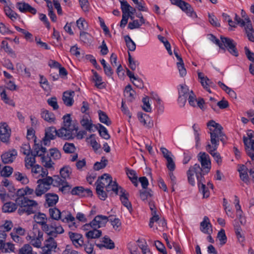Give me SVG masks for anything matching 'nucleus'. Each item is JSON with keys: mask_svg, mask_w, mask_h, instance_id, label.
Returning <instances> with one entry per match:
<instances>
[{"mask_svg": "<svg viewBox=\"0 0 254 254\" xmlns=\"http://www.w3.org/2000/svg\"><path fill=\"white\" fill-rule=\"evenodd\" d=\"M18 254H37L33 251L32 247L29 244H25L18 251Z\"/></svg>", "mask_w": 254, "mask_h": 254, "instance_id": "nucleus-43", "label": "nucleus"}, {"mask_svg": "<svg viewBox=\"0 0 254 254\" xmlns=\"http://www.w3.org/2000/svg\"><path fill=\"white\" fill-rule=\"evenodd\" d=\"M160 41L163 43L166 49L167 50L168 54L170 55H172V51L171 50V45L169 41L163 36H160Z\"/></svg>", "mask_w": 254, "mask_h": 254, "instance_id": "nucleus-57", "label": "nucleus"}, {"mask_svg": "<svg viewBox=\"0 0 254 254\" xmlns=\"http://www.w3.org/2000/svg\"><path fill=\"white\" fill-rule=\"evenodd\" d=\"M41 157L42 163H44V166L47 168H50L53 167V163L52 162L50 158L46 157L43 154Z\"/></svg>", "mask_w": 254, "mask_h": 254, "instance_id": "nucleus-64", "label": "nucleus"}, {"mask_svg": "<svg viewBox=\"0 0 254 254\" xmlns=\"http://www.w3.org/2000/svg\"><path fill=\"white\" fill-rule=\"evenodd\" d=\"M217 238L220 241V245L223 246L226 243L227 237L224 229H221L220 231L218 232Z\"/></svg>", "mask_w": 254, "mask_h": 254, "instance_id": "nucleus-50", "label": "nucleus"}, {"mask_svg": "<svg viewBox=\"0 0 254 254\" xmlns=\"http://www.w3.org/2000/svg\"><path fill=\"white\" fill-rule=\"evenodd\" d=\"M206 150L213 156L214 160L216 161L218 165H220L222 163V158L218 152H215L216 150L210 149L208 148H206Z\"/></svg>", "mask_w": 254, "mask_h": 254, "instance_id": "nucleus-49", "label": "nucleus"}, {"mask_svg": "<svg viewBox=\"0 0 254 254\" xmlns=\"http://www.w3.org/2000/svg\"><path fill=\"white\" fill-rule=\"evenodd\" d=\"M120 188L122 187L119 186L116 182L112 181V183L109 184L105 188L107 192L113 191L116 194H119V193L120 192Z\"/></svg>", "mask_w": 254, "mask_h": 254, "instance_id": "nucleus-37", "label": "nucleus"}, {"mask_svg": "<svg viewBox=\"0 0 254 254\" xmlns=\"http://www.w3.org/2000/svg\"><path fill=\"white\" fill-rule=\"evenodd\" d=\"M50 154L51 157H52L54 160L59 159L61 157L60 151L56 148L50 149Z\"/></svg>", "mask_w": 254, "mask_h": 254, "instance_id": "nucleus-61", "label": "nucleus"}, {"mask_svg": "<svg viewBox=\"0 0 254 254\" xmlns=\"http://www.w3.org/2000/svg\"><path fill=\"white\" fill-rule=\"evenodd\" d=\"M83 247H84V251L88 254H95V252L93 251L94 245L89 241L85 244L84 243Z\"/></svg>", "mask_w": 254, "mask_h": 254, "instance_id": "nucleus-58", "label": "nucleus"}, {"mask_svg": "<svg viewBox=\"0 0 254 254\" xmlns=\"http://www.w3.org/2000/svg\"><path fill=\"white\" fill-rule=\"evenodd\" d=\"M220 38L222 43V48H220V49L224 52L226 51L227 49L231 55L235 57H238L239 53L236 48V43L233 39L222 35Z\"/></svg>", "mask_w": 254, "mask_h": 254, "instance_id": "nucleus-7", "label": "nucleus"}, {"mask_svg": "<svg viewBox=\"0 0 254 254\" xmlns=\"http://www.w3.org/2000/svg\"><path fill=\"white\" fill-rule=\"evenodd\" d=\"M112 178L108 174H104L99 177L95 183L96 187L101 186L102 188H105L110 183H112Z\"/></svg>", "mask_w": 254, "mask_h": 254, "instance_id": "nucleus-23", "label": "nucleus"}, {"mask_svg": "<svg viewBox=\"0 0 254 254\" xmlns=\"http://www.w3.org/2000/svg\"><path fill=\"white\" fill-rule=\"evenodd\" d=\"M41 115L42 118L48 123H54L56 120L55 115L46 109L41 110Z\"/></svg>", "mask_w": 254, "mask_h": 254, "instance_id": "nucleus-31", "label": "nucleus"}, {"mask_svg": "<svg viewBox=\"0 0 254 254\" xmlns=\"http://www.w3.org/2000/svg\"><path fill=\"white\" fill-rule=\"evenodd\" d=\"M198 160L201 163L204 172L208 173L211 168V162L209 155L205 152H200L198 154Z\"/></svg>", "mask_w": 254, "mask_h": 254, "instance_id": "nucleus-14", "label": "nucleus"}, {"mask_svg": "<svg viewBox=\"0 0 254 254\" xmlns=\"http://www.w3.org/2000/svg\"><path fill=\"white\" fill-rule=\"evenodd\" d=\"M112 215L108 217L109 221L111 222L114 229L117 230L119 227L121 226V222L120 220L118 218H115L114 220H112Z\"/></svg>", "mask_w": 254, "mask_h": 254, "instance_id": "nucleus-62", "label": "nucleus"}, {"mask_svg": "<svg viewBox=\"0 0 254 254\" xmlns=\"http://www.w3.org/2000/svg\"><path fill=\"white\" fill-rule=\"evenodd\" d=\"M96 127L98 129L99 134L102 137L105 139H108L110 138V136L108 133V130L105 127L100 124H98Z\"/></svg>", "mask_w": 254, "mask_h": 254, "instance_id": "nucleus-39", "label": "nucleus"}, {"mask_svg": "<svg viewBox=\"0 0 254 254\" xmlns=\"http://www.w3.org/2000/svg\"><path fill=\"white\" fill-rule=\"evenodd\" d=\"M180 88L178 89L179 96L188 97L190 94L187 86L180 85Z\"/></svg>", "mask_w": 254, "mask_h": 254, "instance_id": "nucleus-51", "label": "nucleus"}, {"mask_svg": "<svg viewBox=\"0 0 254 254\" xmlns=\"http://www.w3.org/2000/svg\"><path fill=\"white\" fill-rule=\"evenodd\" d=\"M210 130V141L211 145L208 143L206 148H208L210 149L217 150L219 145V142L220 140L223 143L226 141L227 137L225 134L223 132V129L219 130Z\"/></svg>", "mask_w": 254, "mask_h": 254, "instance_id": "nucleus-3", "label": "nucleus"}, {"mask_svg": "<svg viewBox=\"0 0 254 254\" xmlns=\"http://www.w3.org/2000/svg\"><path fill=\"white\" fill-rule=\"evenodd\" d=\"M80 124L85 129L89 131H91L93 124L91 120H89L87 117H83L80 121Z\"/></svg>", "mask_w": 254, "mask_h": 254, "instance_id": "nucleus-40", "label": "nucleus"}, {"mask_svg": "<svg viewBox=\"0 0 254 254\" xmlns=\"http://www.w3.org/2000/svg\"><path fill=\"white\" fill-rule=\"evenodd\" d=\"M96 190L98 197L101 200H104L107 197V195L105 191L104 190V188L101 186L96 187Z\"/></svg>", "mask_w": 254, "mask_h": 254, "instance_id": "nucleus-53", "label": "nucleus"}, {"mask_svg": "<svg viewBox=\"0 0 254 254\" xmlns=\"http://www.w3.org/2000/svg\"><path fill=\"white\" fill-rule=\"evenodd\" d=\"M125 40L126 43V45L128 50L130 51H134L136 49V45L135 43L131 40V38L128 35L125 37Z\"/></svg>", "mask_w": 254, "mask_h": 254, "instance_id": "nucleus-47", "label": "nucleus"}, {"mask_svg": "<svg viewBox=\"0 0 254 254\" xmlns=\"http://www.w3.org/2000/svg\"><path fill=\"white\" fill-rule=\"evenodd\" d=\"M108 160L105 157H102L101 162H97L94 165V169L98 171L100 169L104 168L107 164Z\"/></svg>", "mask_w": 254, "mask_h": 254, "instance_id": "nucleus-48", "label": "nucleus"}, {"mask_svg": "<svg viewBox=\"0 0 254 254\" xmlns=\"http://www.w3.org/2000/svg\"><path fill=\"white\" fill-rule=\"evenodd\" d=\"M164 158L166 160V166L170 172H173L175 169V163L172 158L173 154L165 147L160 148Z\"/></svg>", "mask_w": 254, "mask_h": 254, "instance_id": "nucleus-13", "label": "nucleus"}, {"mask_svg": "<svg viewBox=\"0 0 254 254\" xmlns=\"http://www.w3.org/2000/svg\"><path fill=\"white\" fill-rule=\"evenodd\" d=\"M18 206H19L16 202L7 201L3 204L2 210L4 213H12L17 209Z\"/></svg>", "mask_w": 254, "mask_h": 254, "instance_id": "nucleus-28", "label": "nucleus"}, {"mask_svg": "<svg viewBox=\"0 0 254 254\" xmlns=\"http://www.w3.org/2000/svg\"><path fill=\"white\" fill-rule=\"evenodd\" d=\"M34 151L30 155H27L25 158V167L29 169L34 166L35 163V157L37 156H42L46 152V148L41 145L35 143Z\"/></svg>", "mask_w": 254, "mask_h": 254, "instance_id": "nucleus-4", "label": "nucleus"}, {"mask_svg": "<svg viewBox=\"0 0 254 254\" xmlns=\"http://www.w3.org/2000/svg\"><path fill=\"white\" fill-rule=\"evenodd\" d=\"M47 178L51 179L50 183L51 185H53L54 187H60L62 185H64L65 183V180L63 178H61L58 175H55L53 177H47Z\"/></svg>", "mask_w": 254, "mask_h": 254, "instance_id": "nucleus-32", "label": "nucleus"}, {"mask_svg": "<svg viewBox=\"0 0 254 254\" xmlns=\"http://www.w3.org/2000/svg\"><path fill=\"white\" fill-rule=\"evenodd\" d=\"M212 225L207 216H204L203 221L200 223V231L203 233L211 235L212 233Z\"/></svg>", "mask_w": 254, "mask_h": 254, "instance_id": "nucleus-24", "label": "nucleus"}, {"mask_svg": "<svg viewBox=\"0 0 254 254\" xmlns=\"http://www.w3.org/2000/svg\"><path fill=\"white\" fill-rule=\"evenodd\" d=\"M63 119V126L59 130H57L54 127H49L45 129V135L43 139L44 145H47L56 136L65 140L73 138V131H77V127L71 123L70 114L64 116Z\"/></svg>", "mask_w": 254, "mask_h": 254, "instance_id": "nucleus-1", "label": "nucleus"}, {"mask_svg": "<svg viewBox=\"0 0 254 254\" xmlns=\"http://www.w3.org/2000/svg\"><path fill=\"white\" fill-rule=\"evenodd\" d=\"M238 171L239 172L241 180L248 184L250 183V179L248 174V168L245 165H241Z\"/></svg>", "mask_w": 254, "mask_h": 254, "instance_id": "nucleus-27", "label": "nucleus"}, {"mask_svg": "<svg viewBox=\"0 0 254 254\" xmlns=\"http://www.w3.org/2000/svg\"><path fill=\"white\" fill-rule=\"evenodd\" d=\"M20 151L21 153L26 156L30 155V154L33 152V151H32L31 149V147L29 143L27 144H23L22 146L21 147Z\"/></svg>", "mask_w": 254, "mask_h": 254, "instance_id": "nucleus-56", "label": "nucleus"}, {"mask_svg": "<svg viewBox=\"0 0 254 254\" xmlns=\"http://www.w3.org/2000/svg\"><path fill=\"white\" fill-rule=\"evenodd\" d=\"M200 171H199V173L196 174L198 186L199 190L201 191L203 194V197H208L209 196V192L205 185L203 184L204 182V175L206 173L204 172V170H202V168L200 167Z\"/></svg>", "mask_w": 254, "mask_h": 254, "instance_id": "nucleus-12", "label": "nucleus"}, {"mask_svg": "<svg viewBox=\"0 0 254 254\" xmlns=\"http://www.w3.org/2000/svg\"><path fill=\"white\" fill-rule=\"evenodd\" d=\"M15 247L14 244L8 242L5 243L4 246L3 247L2 253H10L14 252Z\"/></svg>", "mask_w": 254, "mask_h": 254, "instance_id": "nucleus-55", "label": "nucleus"}, {"mask_svg": "<svg viewBox=\"0 0 254 254\" xmlns=\"http://www.w3.org/2000/svg\"><path fill=\"white\" fill-rule=\"evenodd\" d=\"M13 171V168L9 166L4 167L1 171L0 174L2 176L8 177L10 176Z\"/></svg>", "mask_w": 254, "mask_h": 254, "instance_id": "nucleus-60", "label": "nucleus"}, {"mask_svg": "<svg viewBox=\"0 0 254 254\" xmlns=\"http://www.w3.org/2000/svg\"><path fill=\"white\" fill-rule=\"evenodd\" d=\"M248 138L243 136V141L247 154L254 161V132L251 130L247 133Z\"/></svg>", "mask_w": 254, "mask_h": 254, "instance_id": "nucleus-6", "label": "nucleus"}, {"mask_svg": "<svg viewBox=\"0 0 254 254\" xmlns=\"http://www.w3.org/2000/svg\"><path fill=\"white\" fill-rule=\"evenodd\" d=\"M57 247V243L55 238L49 237L45 241V245L42 248L43 254H51L52 252H55Z\"/></svg>", "mask_w": 254, "mask_h": 254, "instance_id": "nucleus-15", "label": "nucleus"}, {"mask_svg": "<svg viewBox=\"0 0 254 254\" xmlns=\"http://www.w3.org/2000/svg\"><path fill=\"white\" fill-rule=\"evenodd\" d=\"M119 195L120 196V200L122 204L131 212L132 211V205L128 199V193L127 192L126 190L123 188H120V192L119 193Z\"/></svg>", "mask_w": 254, "mask_h": 254, "instance_id": "nucleus-22", "label": "nucleus"}, {"mask_svg": "<svg viewBox=\"0 0 254 254\" xmlns=\"http://www.w3.org/2000/svg\"><path fill=\"white\" fill-rule=\"evenodd\" d=\"M108 221V217L102 215H98L89 224H85L84 227L86 228L90 226L91 228H96L98 229L105 226Z\"/></svg>", "mask_w": 254, "mask_h": 254, "instance_id": "nucleus-11", "label": "nucleus"}, {"mask_svg": "<svg viewBox=\"0 0 254 254\" xmlns=\"http://www.w3.org/2000/svg\"><path fill=\"white\" fill-rule=\"evenodd\" d=\"M137 117L140 123H141L144 127H149L150 124V119L149 116L143 113H138Z\"/></svg>", "mask_w": 254, "mask_h": 254, "instance_id": "nucleus-34", "label": "nucleus"}, {"mask_svg": "<svg viewBox=\"0 0 254 254\" xmlns=\"http://www.w3.org/2000/svg\"><path fill=\"white\" fill-rule=\"evenodd\" d=\"M63 149L66 153H72L74 152L76 148L73 143L66 142L64 145Z\"/></svg>", "mask_w": 254, "mask_h": 254, "instance_id": "nucleus-52", "label": "nucleus"}, {"mask_svg": "<svg viewBox=\"0 0 254 254\" xmlns=\"http://www.w3.org/2000/svg\"><path fill=\"white\" fill-rule=\"evenodd\" d=\"M149 205L150 209L151 210L152 215H153L150 219L149 226L150 228H153L154 231L157 230V226H154V222H157L159 220V216L156 214L157 208L153 202H149Z\"/></svg>", "mask_w": 254, "mask_h": 254, "instance_id": "nucleus-20", "label": "nucleus"}, {"mask_svg": "<svg viewBox=\"0 0 254 254\" xmlns=\"http://www.w3.org/2000/svg\"><path fill=\"white\" fill-rule=\"evenodd\" d=\"M31 244L36 248H40L43 241V232L38 228L34 227L32 232L27 237Z\"/></svg>", "mask_w": 254, "mask_h": 254, "instance_id": "nucleus-8", "label": "nucleus"}, {"mask_svg": "<svg viewBox=\"0 0 254 254\" xmlns=\"http://www.w3.org/2000/svg\"><path fill=\"white\" fill-rule=\"evenodd\" d=\"M16 7L21 12H30L32 14H35L36 9L32 7L30 4L25 2H18L16 3Z\"/></svg>", "mask_w": 254, "mask_h": 254, "instance_id": "nucleus-21", "label": "nucleus"}, {"mask_svg": "<svg viewBox=\"0 0 254 254\" xmlns=\"http://www.w3.org/2000/svg\"><path fill=\"white\" fill-rule=\"evenodd\" d=\"M204 85H202L205 90L209 93H211V91L210 87L215 88V85L208 77L204 81Z\"/></svg>", "mask_w": 254, "mask_h": 254, "instance_id": "nucleus-59", "label": "nucleus"}, {"mask_svg": "<svg viewBox=\"0 0 254 254\" xmlns=\"http://www.w3.org/2000/svg\"><path fill=\"white\" fill-rule=\"evenodd\" d=\"M16 180L20 182L23 184H27L29 183V179L25 174L17 172L14 174Z\"/></svg>", "mask_w": 254, "mask_h": 254, "instance_id": "nucleus-46", "label": "nucleus"}, {"mask_svg": "<svg viewBox=\"0 0 254 254\" xmlns=\"http://www.w3.org/2000/svg\"><path fill=\"white\" fill-rule=\"evenodd\" d=\"M125 95L128 98L130 101L135 98V92L132 89L131 86L127 85L124 91Z\"/></svg>", "mask_w": 254, "mask_h": 254, "instance_id": "nucleus-41", "label": "nucleus"}, {"mask_svg": "<svg viewBox=\"0 0 254 254\" xmlns=\"http://www.w3.org/2000/svg\"><path fill=\"white\" fill-rule=\"evenodd\" d=\"M91 71L93 73V80L95 82V86L99 89L104 88L105 86L104 82H102V77L94 70L92 69Z\"/></svg>", "mask_w": 254, "mask_h": 254, "instance_id": "nucleus-33", "label": "nucleus"}, {"mask_svg": "<svg viewBox=\"0 0 254 254\" xmlns=\"http://www.w3.org/2000/svg\"><path fill=\"white\" fill-rule=\"evenodd\" d=\"M172 4L179 7L183 11L185 12L188 15L193 16V14L196 17V14L194 12L193 8L189 3L183 0H171Z\"/></svg>", "mask_w": 254, "mask_h": 254, "instance_id": "nucleus-10", "label": "nucleus"}, {"mask_svg": "<svg viewBox=\"0 0 254 254\" xmlns=\"http://www.w3.org/2000/svg\"><path fill=\"white\" fill-rule=\"evenodd\" d=\"M35 221L38 224L42 226V229H43V227L47 225V218L46 215L42 213H39L38 214L35 215L34 216Z\"/></svg>", "mask_w": 254, "mask_h": 254, "instance_id": "nucleus-35", "label": "nucleus"}, {"mask_svg": "<svg viewBox=\"0 0 254 254\" xmlns=\"http://www.w3.org/2000/svg\"><path fill=\"white\" fill-rule=\"evenodd\" d=\"M42 231L49 237L56 238L58 235L64 232L62 226L55 221H52L50 223L45 225L43 227Z\"/></svg>", "mask_w": 254, "mask_h": 254, "instance_id": "nucleus-5", "label": "nucleus"}, {"mask_svg": "<svg viewBox=\"0 0 254 254\" xmlns=\"http://www.w3.org/2000/svg\"><path fill=\"white\" fill-rule=\"evenodd\" d=\"M50 217L54 220H59L61 218V211L56 207L49 209Z\"/></svg>", "mask_w": 254, "mask_h": 254, "instance_id": "nucleus-42", "label": "nucleus"}, {"mask_svg": "<svg viewBox=\"0 0 254 254\" xmlns=\"http://www.w3.org/2000/svg\"><path fill=\"white\" fill-rule=\"evenodd\" d=\"M200 166L198 164H195L192 166H190L187 172V177H188V181L189 183L192 186H194L195 185V180L193 177L194 174H195L196 176V174L199 173V171H200Z\"/></svg>", "mask_w": 254, "mask_h": 254, "instance_id": "nucleus-16", "label": "nucleus"}, {"mask_svg": "<svg viewBox=\"0 0 254 254\" xmlns=\"http://www.w3.org/2000/svg\"><path fill=\"white\" fill-rule=\"evenodd\" d=\"M120 2L123 14L131 15V14H133L135 9L132 8L126 0H121Z\"/></svg>", "mask_w": 254, "mask_h": 254, "instance_id": "nucleus-30", "label": "nucleus"}, {"mask_svg": "<svg viewBox=\"0 0 254 254\" xmlns=\"http://www.w3.org/2000/svg\"><path fill=\"white\" fill-rule=\"evenodd\" d=\"M51 179L47 177L38 179L37 181L38 184L35 190V193L37 196H41L45 194L51 188L50 181Z\"/></svg>", "mask_w": 254, "mask_h": 254, "instance_id": "nucleus-9", "label": "nucleus"}, {"mask_svg": "<svg viewBox=\"0 0 254 254\" xmlns=\"http://www.w3.org/2000/svg\"><path fill=\"white\" fill-rule=\"evenodd\" d=\"M174 53L178 60V62L177 63V66L179 69L180 75L182 77H184L187 74V70L184 66V63L183 60L180 55H179L178 52L174 50Z\"/></svg>", "mask_w": 254, "mask_h": 254, "instance_id": "nucleus-25", "label": "nucleus"}, {"mask_svg": "<svg viewBox=\"0 0 254 254\" xmlns=\"http://www.w3.org/2000/svg\"><path fill=\"white\" fill-rule=\"evenodd\" d=\"M92 230H90L86 232L85 236L88 239H97L99 238L102 235V231L97 230L96 228H92Z\"/></svg>", "mask_w": 254, "mask_h": 254, "instance_id": "nucleus-36", "label": "nucleus"}, {"mask_svg": "<svg viewBox=\"0 0 254 254\" xmlns=\"http://www.w3.org/2000/svg\"><path fill=\"white\" fill-rule=\"evenodd\" d=\"M74 95V92L65 91L64 92L63 96V100L64 104L67 106H71L73 103V96Z\"/></svg>", "mask_w": 254, "mask_h": 254, "instance_id": "nucleus-29", "label": "nucleus"}, {"mask_svg": "<svg viewBox=\"0 0 254 254\" xmlns=\"http://www.w3.org/2000/svg\"><path fill=\"white\" fill-rule=\"evenodd\" d=\"M71 173V169L69 166H65L61 169L60 175L62 178L65 179L69 178Z\"/></svg>", "mask_w": 254, "mask_h": 254, "instance_id": "nucleus-45", "label": "nucleus"}, {"mask_svg": "<svg viewBox=\"0 0 254 254\" xmlns=\"http://www.w3.org/2000/svg\"><path fill=\"white\" fill-rule=\"evenodd\" d=\"M76 24L78 29L81 31H83V30L86 29L87 27V23L84 19L82 18H80L76 21Z\"/></svg>", "mask_w": 254, "mask_h": 254, "instance_id": "nucleus-63", "label": "nucleus"}, {"mask_svg": "<svg viewBox=\"0 0 254 254\" xmlns=\"http://www.w3.org/2000/svg\"><path fill=\"white\" fill-rule=\"evenodd\" d=\"M103 242L104 243L105 248L107 249H113L115 248V244L113 241L107 236L104 237Z\"/></svg>", "mask_w": 254, "mask_h": 254, "instance_id": "nucleus-54", "label": "nucleus"}, {"mask_svg": "<svg viewBox=\"0 0 254 254\" xmlns=\"http://www.w3.org/2000/svg\"><path fill=\"white\" fill-rule=\"evenodd\" d=\"M4 11L6 16L12 21L16 20L19 17V15L7 5L4 6Z\"/></svg>", "mask_w": 254, "mask_h": 254, "instance_id": "nucleus-38", "label": "nucleus"}, {"mask_svg": "<svg viewBox=\"0 0 254 254\" xmlns=\"http://www.w3.org/2000/svg\"><path fill=\"white\" fill-rule=\"evenodd\" d=\"M17 156V152L15 149H13L2 154L1 158L4 164H10L14 161Z\"/></svg>", "mask_w": 254, "mask_h": 254, "instance_id": "nucleus-18", "label": "nucleus"}, {"mask_svg": "<svg viewBox=\"0 0 254 254\" xmlns=\"http://www.w3.org/2000/svg\"><path fill=\"white\" fill-rule=\"evenodd\" d=\"M68 236L73 244L77 248L83 247L84 244V239L81 234L69 232L68 233Z\"/></svg>", "mask_w": 254, "mask_h": 254, "instance_id": "nucleus-19", "label": "nucleus"}, {"mask_svg": "<svg viewBox=\"0 0 254 254\" xmlns=\"http://www.w3.org/2000/svg\"><path fill=\"white\" fill-rule=\"evenodd\" d=\"M98 112L99 117V120L101 123L106 125L107 126H109L111 124V121L104 112L99 110Z\"/></svg>", "mask_w": 254, "mask_h": 254, "instance_id": "nucleus-44", "label": "nucleus"}, {"mask_svg": "<svg viewBox=\"0 0 254 254\" xmlns=\"http://www.w3.org/2000/svg\"><path fill=\"white\" fill-rule=\"evenodd\" d=\"M15 201L17 203L19 206L18 209V213L22 215L26 213L27 215L34 214L36 212L38 203L34 200L30 199L25 197L24 188L18 189L16 192Z\"/></svg>", "mask_w": 254, "mask_h": 254, "instance_id": "nucleus-2", "label": "nucleus"}, {"mask_svg": "<svg viewBox=\"0 0 254 254\" xmlns=\"http://www.w3.org/2000/svg\"><path fill=\"white\" fill-rule=\"evenodd\" d=\"M45 197L46 202L49 207L55 206L59 200V196L54 193H47Z\"/></svg>", "mask_w": 254, "mask_h": 254, "instance_id": "nucleus-26", "label": "nucleus"}, {"mask_svg": "<svg viewBox=\"0 0 254 254\" xmlns=\"http://www.w3.org/2000/svg\"><path fill=\"white\" fill-rule=\"evenodd\" d=\"M10 129L6 123H1L0 125V139L3 142L8 141L10 134Z\"/></svg>", "mask_w": 254, "mask_h": 254, "instance_id": "nucleus-17", "label": "nucleus"}]
</instances>
